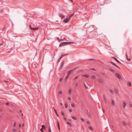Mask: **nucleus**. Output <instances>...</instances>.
I'll list each match as a JSON object with an SVG mask.
<instances>
[{
	"instance_id": "6e6d98bb",
	"label": "nucleus",
	"mask_w": 132,
	"mask_h": 132,
	"mask_svg": "<svg viewBox=\"0 0 132 132\" xmlns=\"http://www.w3.org/2000/svg\"><path fill=\"white\" fill-rule=\"evenodd\" d=\"M22 127H24V124H23L22 125Z\"/></svg>"
},
{
	"instance_id": "3c124183",
	"label": "nucleus",
	"mask_w": 132,
	"mask_h": 132,
	"mask_svg": "<svg viewBox=\"0 0 132 132\" xmlns=\"http://www.w3.org/2000/svg\"><path fill=\"white\" fill-rule=\"evenodd\" d=\"M90 69L93 70L94 71H95V69Z\"/></svg>"
},
{
	"instance_id": "6e6552de",
	"label": "nucleus",
	"mask_w": 132,
	"mask_h": 132,
	"mask_svg": "<svg viewBox=\"0 0 132 132\" xmlns=\"http://www.w3.org/2000/svg\"><path fill=\"white\" fill-rule=\"evenodd\" d=\"M111 104L113 106H114V102L113 100H111Z\"/></svg>"
},
{
	"instance_id": "4c0bfd02",
	"label": "nucleus",
	"mask_w": 132,
	"mask_h": 132,
	"mask_svg": "<svg viewBox=\"0 0 132 132\" xmlns=\"http://www.w3.org/2000/svg\"><path fill=\"white\" fill-rule=\"evenodd\" d=\"M12 131L13 132H15L16 131V129H13Z\"/></svg>"
},
{
	"instance_id": "dca6fc26",
	"label": "nucleus",
	"mask_w": 132,
	"mask_h": 132,
	"mask_svg": "<svg viewBox=\"0 0 132 132\" xmlns=\"http://www.w3.org/2000/svg\"><path fill=\"white\" fill-rule=\"evenodd\" d=\"M38 29V28H33L32 29V30H37Z\"/></svg>"
},
{
	"instance_id": "4468645a",
	"label": "nucleus",
	"mask_w": 132,
	"mask_h": 132,
	"mask_svg": "<svg viewBox=\"0 0 132 132\" xmlns=\"http://www.w3.org/2000/svg\"><path fill=\"white\" fill-rule=\"evenodd\" d=\"M88 128H89V129L90 130H92V131L93 130V128L92 127H91L90 126H89L88 127Z\"/></svg>"
},
{
	"instance_id": "423d86ee",
	"label": "nucleus",
	"mask_w": 132,
	"mask_h": 132,
	"mask_svg": "<svg viewBox=\"0 0 132 132\" xmlns=\"http://www.w3.org/2000/svg\"><path fill=\"white\" fill-rule=\"evenodd\" d=\"M73 89L72 88H70L68 90V93L69 94H71V93L73 92Z\"/></svg>"
},
{
	"instance_id": "c03bdc74",
	"label": "nucleus",
	"mask_w": 132,
	"mask_h": 132,
	"mask_svg": "<svg viewBox=\"0 0 132 132\" xmlns=\"http://www.w3.org/2000/svg\"><path fill=\"white\" fill-rule=\"evenodd\" d=\"M84 86L86 88H87V87H86V85L84 83Z\"/></svg>"
},
{
	"instance_id": "2eb2a0df",
	"label": "nucleus",
	"mask_w": 132,
	"mask_h": 132,
	"mask_svg": "<svg viewBox=\"0 0 132 132\" xmlns=\"http://www.w3.org/2000/svg\"><path fill=\"white\" fill-rule=\"evenodd\" d=\"M57 126L58 127V129L59 130H60V125H59V123L58 121L57 122Z\"/></svg>"
},
{
	"instance_id": "f3484780",
	"label": "nucleus",
	"mask_w": 132,
	"mask_h": 132,
	"mask_svg": "<svg viewBox=\"0 0 132 132\" xmlns=\"http://www.w3.org/2000/svg\"><path fill=\"white\" fill-rule=\"evenodd\" d=\"M67 124L69 125L70 126H71L72 125L69 122L67 121Z\"/></svg>"
},
{
	"instance_id": "0e129e2a",
	"label": "nucleus",
	"mask_w": 132,
	"mask_h": 132,
	"mask_svg": "<svg viewBox=\"0 0 132 132\" xmlns=\"http://www.w3.org/2000/svg\"><path fill=\"white\" fill-rule=\"evenodd\" d=\"M62 40V39H61V40H60V41H61V40Z\"/></svg>"
},
{
	"instance_id": "2f4dec72",
	"label": "nucleus",
	"mask_w": 132,
	"mask_h": 132,
	"mask_svg": "<svg viewBox=\"0 0 132 132\" xmlns=\"http://www.w3.org/2000/svg\"><path fill=\"white\" fill-rule=\"evenodd\" d=\"M87 114H88V116L89 117H90V113H87Z\"/></svg>"
},
{
	"instance_id": "39448f33",
	"label": "nucleus",
	"mask_w": 132,
	"mask_h": 132,
	"mask_svg": "<svg viewBox=\"0 0 132 132\" xmlns=\"http://www.w3.org/2000/svg\"><path fill=\"white\" fill-rule=\"evenodd\" d=\"M75 69H72V70H70L69 71H68V72H67V75H69L70 74V73H71V72L73 71Z\"/></svg>"
},
{
	"instance_id": "393cba45",
	"label": "nucleus",
	"mask_w": 132,
	"mask_h": 132,
	"mask_svg": "<svg viewBox=\"0 0 132 132\" xmlns=\"http://www.w3.org/2000/svg\"><path fill=\"white\" fill-rule=\"evenodd\" d=\"M58 94H62V92L61 91H60L58 92Z\"/></svg>"
},
{
	"instance_id": "c85d7f7f",
	"label": "nucleus",
	"mask_w": 132,
	"mask_h": 132,
	"mask_svg": "<svg viewBox=\"0 0 132 132\" xmlns=\"http://www.w3.org/2000/svg\"><path fill=\"white\" fill-rule=\"evenodd\" d=\"M73 15H74V14H72V15H70L69 17V18L70 19L71 18Z\"/></svg>"
},
{
	"instance_id": "f704fd0d",
	"label": "nucleus",
	"mask_w": 132,
	"mask_h": 132,
	"mask_svg": "<svg viewBox=\"0 0 132 132\" xmlns=\"http://www.w3.org/2000/svg\"><path fill=\"white\" fill-rule=\"evenodd\" d=\"M87 124H90V122L88 121H87L86 122Z\"/></svg>"
},
{
	"instance_id": "e2e57ef3",
	"label": "nucleus",
	"mask_w": 132,
	"mask_h": 132,
	"mask_svg": "<svg viewBox=\"0 0 132 132\" xmlns=\"http://www.w3.org/2000/svg\"><path fill=\"white\" fill-rule=\"evenodd\" d=\"M21 115H22V116H23V114H21Z\"/></svg>"
},
{
	"instance_id": "b1692460",
	"label": "nucleus",
	"mask_w": 132,
	"mask_h": 132,
	"mask_svg": "<svg viewBox=\"0 0 132 132\" xmlns=\"http://www.w3.org/2000/svg\"><path fill=\"white\" fill-rule=\"evenodd\" d=\"M71 105L72 107L73 108H74L75 107V105L73 103L71 104Z\"/></svg>"
},
{
	"instance_id": "a19ab883",
	"label": "nucleus",
	"mask_w": 132,
	"mask_h": 132,
	"mask_svg": "<svg viewBox=\"0 0 132 132\" xmlns=\"http://www.w3.org/2000/svg\"><path fill=\"white\" fill-rule=\"evenodd\" d=\"M62 80V78H60V79H59V81H61Z\"/></svg>"
},
{
	"instance_id": "58836bf2",
	"label": "nucleus",
	"mask_w": 132,
	"mask_h": 132,
	"mask_svg": "<svg viewBox=\"0 0 132 132\" xmlns=\"http://www.w3.org/2000/svg\"><path fill=\"white\" fill-rule=\"evenodd\" d=\"M126 57H127V60H128V61H130V59H128V57H127V54H126Z\"/></svg>"
},
{
	"instance_id": "cd10ccee",
	"label": "nucleus",
	"mask_w": 132,
	"mask_h": 132,
	"mask_svg": "<svg viewBox=\"0 0 132 132\" xmlns=\"http://www.w3.org/2000/svg\"><path fill=\"white\" fill-rule=\"evenodd\" d=\"M109 70L111 71H112V72H114V71L113 70V69H111V68L109 69Z\"/></svg>"
},
{
	"instance_id": "603ef678",
	"label": "nucleus",
	"mask_w": 132,
	"mask_h": 132,
	"mask_svg": "<svg viewBox=\"0 0 132 132\" xmlns=\"http://www.w3.org/2000/svg\"><path fill=\"white\" fill-rule=\"evenodd\" d=\"M6 104L7 105H8L9 104V103H7Z\"/></svg>"
},
{
	"instance_id": "20e7f679",
	"label": "nucleus",
	"mask_w": 132,
	"mask_h": 132,
	"mask_svg": "<svg viewBox=\"0 0 132 132\" xmlns=\"http://www.w3.org/2000/svg\"><path fill=\"white\" fill-rule=\"evenodd\" d=\"M45 129V126L43 125H42V128L40 129V130L42 131V132H43V129Z\"/></svg>"
},
{
	"instance_id": "de8ad7c7",
	"label": "nucleus",
	"mask_w": 132,
	"mask_h": 132,
	"mask_svg": "<svg viewBox=\"0 0 132 132\" xmlns=\"http://www.w3.org/2000/svg\"><path fill=\"white\" fill-rule=\"evenodd\" d=\"M129 106L130 107H131L132 106V104H129Z\"/></svg>"
},
{
	"instance_id": "13d9d810",
	"label": "nucleus",
	"mask_w": 132,
	"mask_h": 132,
	"mask_svg": "<svg viewBox=\"0 0 132 132\" xmlns=\"http://www.w3.org/2000/svg\"><path fill=\"white\" fill-rule=\"evenodd\" d=\"M19 112H20V113H21V110H20L19 111Z\"/></svg>"
},
{
	"instance_id": "ddd939ff",
	"label": "nucleus",
	"mask_w": 132,
	"mask_h": 132,
	"mask_svg": "<svg viewBox=\"0 0 132 132\" xmlns=\"http://www.w3.org/2000/svg\"><path fill=\"white\" fill-rule=\"evenodd\" d=\"M81 77H86L87 78H88L89 77V76L88 75H82V76H81Z\"/></svg>"
},
{
	"instance_id": "09e8293b",
	"label": "nucleus",
	"mask_w": 132,
	"mask_h": 132,
	"mask_svg": "<svg viewBox=\"0 0 132 132\" xmlns=\"http://www.w3.org/2000/svg\"><path fill=\"white\" fill-rule=\"evenodd\" d=\"M64 119L65 120H67V119L65 117H64Z\"/></svg>"
},
{
	"instance_id": "ea45409f",
	"label": "nucleus",
	"mask_w": 132,
	"mask_h": 132,
	"mask_svg": "<svg viewBox=\"0 0 132 132\" xmlns=\"http://www.w3.org/2000/svg\"><path fill=\"white\" fill-rule=\"evenodd\" d=\"M49 132H52L51 128H49Z\"/></svg>"
},
{
	"instance_id": "c9c22d12",
	"label": "nucleus",
	"mask_w": 132,
	"mask_h": 132,
	"mask_svg": "<svg viewBox=\"0 0 132 132\" xmlns=\"http://www.w3.org/2000/svg\"><path fill=\"white\" fill-rule=\"evenodd\" d=\"M112 64H113V65H114L115 66H116V67H117L118 68V66H117V65L116 64H114V63H113Z\"/></svg>"
},
{
	"instance_id": "9d476101",
	"label": "nucleus",
	"mask_w": 132,
	"mask_h": 132,
	"mask_svg": "<svg viewBox=\"0 0 132 132\" xmlns=\"http://www.w3.org/2000/svg\"><path fill=\"white\" fill-rule=\"evenodd\" d=\"M122 105L123 107L125 108L126 105V103L124 102H123Z\"/></svg>"
},
{
	"instance_id": "a878e982",
	"label": "nucleus",
	"mask_w": 132,
	"mask_h": 132,
	"mask_svg": "<svg viewBox=\"0 0 132 132\" xmlns=\"http://www.w3.org/2000/svg\"><path fill=\"white\" fill-rule=\"evenodd\" d=\"M64 62L63 61L62 63H61V67H62L63 66V64H64Z\"/></svg>"
},
{
	"instance_id": "864d4df0",
	"label": "nucleus",
	"mask_w": 132,
	"mask_h": 132,
	"mask_svg": "<svg viewBox=\"0 0 132 132\" xmlns=\"http://www.w3.org/2000/svg\"><path fill=\"white\" fill-rule=\"evenodd\" d=\"M68 98L69 100H71V98L70 97H68Z\"/></svg>"
},
{
	"instance_id": "37998d69",
	"label": "nucleus",
	"mask_w": 132,
	"mask_h": 132,
	"mask_svg": "<svg viewBox=\"0 0 132 132\" xmlns=\"http://www.w3.org/2000/svg\"><path fill=\"white\" fill-rule=\"evenodd\" d=\"M109 90L110 93H112V91L111 89H110Z\"/></svg>"
},
{
	"instance_id": "79ce46f5",
	"label": "nucleus",
	"mask_w": 132,
	"mask_h": 132,
	"mask_svg": "<svg viewBox=\"0 0 132 132\" xmlns=\"http://www.w3.org/2000/svg\"><path fill=\"white\" fill-rule=\"evenodd\" d=\"M75 86H77L78 85V84L77 83H76V84H75Z\"/></svg>"
},
{
	"instance_id": "bf43d9fd",
	"label": "nucleus",
	"mask_w": 132,
	"mask_h": 132,
	"mask_svg": "<svg viewBox=\"0 0 132 132\" xmlns=\"http://www.w3.org/2000/svg\"><path fill=\"white\" fill-rule=\"evenodd\" d=\"M60 104L61 105H62L63 104L62 103H61Z\"/></svg>"
},
{
	"instance_id": "a211bd4d",
	"label": "nucleus",
	"mask_w": 132,
	"mask_h": 132,
	"mask_svg": "<svg viewBox=\"0 0 132 132\" xmlns=\"http://www.w3.org/2000/svg\"><path fill=\"white\" fill-rule=\"evenodd\" d=\"M122 124L124 125H126V123L125 122V121H122Z\"/></svg>"
},
{
	"instance_id": "4be33fe9",
	"label": "nucleus",
	"mask_w": 132,
	"mask_h": 132,
	"mask_svg": "<svg viewBox=\"0 0 132 132\" xmlns=\"http://www.w3.org/2000/svg\"><path fill=\"white\" fill-rule=\"evenodd\" d=\"M69 76V75H67L66 76L65 78V80H66L68 78Z\"/></svg>"
},
{
	"instance_id": "473e14b6",
	"label": "nucleus",
	"mask_w": 132,
	"mask_h": 132,
	"mask_svg": "<svg viewBox=\"0 0 132 132\" xmlns=\"http://www.w3.org/2000/svg\"><path fill=\"white\" fill-rule=\"evenodd\" d=\"M80 120L82 121H84V119H83L82 118H80Z\"/></svg>"
},
{
	"instance_id": "0eeeda50",
	"label": "nucleus",
	"mask_w": 132,
	"mask_h": 132,
	"mask_svg": "<svg viewBox=\"0 0 132 132\" xmlns=\"http://www.w3.org/2000/svg\"><path fill=\"white\" fill-rule=\"evenodd\" d=\"M59 16L60 17L62 18V19H63L65 17L64 15L62 14H60L59 15Z\"/></svg>"
},
{
	"instance_id": "052dcab7",
	"label": "nucleus",
	"mask_w": 132,
	"mask_h": 132,
	"mask_svg": "<svg viewBox=\"0 0 132 132\" xmlns=\"http://www.w3.org/2000/svg\"><path fill=\"white\" fill-rule=\"evenodd\" d=\"M3 45V44H0V45Z\"/></svg>"
},
{
	"instance_id": "6ab92c4d",
	"label": "nucleus",
	"mask_w": 132,
	"mask_h": 132,
	"mask_svg": "<svg viewBox=\"0 0 132 132\" xmlns=\"http://www.w3.org/2000/svg\"><path fill=\"white\" fill-rule=\"evenodd\" d=\"M65 107V108H68V104L67 103H65L64 104Z\"/></svg>"
},
{
	"instance_id": "c756f323",
	"label": "nucleus",
	"mask_w": 132,
	"mask_h": 132,
	"mask_svg": "<svg viewBox=\"0 0 132 132\" xmlns=\"http://www.w3.org/2000/svg\"><path fill=\"white\" fill-rule=\"evenodd\" d=\"M114 59L118 62L120 63V62L118 60H117L115 58Z\"/></svg>"
},
{
	"instance_id": "aec40b11",
	"label": "nucleus",
	"mask_w": 132,
	"mask_h": 132,
	"mask_svg": "<svg viewBox=\"0 0 132 132\" xmlns=\"http://www.w3.org/2000/svg\"><path fill=\"white\" fill-rule=\"evenodd\" d=\"M127 85L129 86L130 87L131 86V84L130 82H129L127 83Z\"/></svg>"
},
{
	"instance_id": "bb28decb",
	"label": "nucleus",
	"mask_w": 132,
	"mask_h": 132,
	"mask_svg": "<svg viewBox=\"0 0 132 132\" xmlns=\"http://www.w3.org/2000/svg\"><path fill=\"white\" fill-rule=\"evenodd\" d=\"M61 114L63 116H65V115H64V113L63 112H61Z\"/></svg>"
},
{
	"instance_id": "f257e3e1",
	"label": "nucleus",
	"mask_w": 132,
	"mask_h": 132,
	"mask_svg": "<svg viewBox=\"0 0 132 132\" xmlns=\"http://www.w3.org/2000/svg\"><path fill=\"white\" fill-rule=\"evenodd\" d=\"M74 43L72 42H63L61 43L59 45V46L61 47L64 46L65 45H67L70 44H73Z\"/></svg>"
},
{
	"instance_id": "7ed1b4c3",
	"label": "nucleus",
	"mask_w": 132,
	"mask_h": 132,
	"mask_svg": "<svg viewBox=\"0 0 132 132\" xmlns=\"http://www.w3.org/2000/svg\"><path fill=\"white\" fill-rule=\"evenodd\" d=\"M70 19L69 18H65L63 20V22L65 23H67L69 21Z\"/></svg>"
},
{
	"instance_id": "4d7b16f0",
	"label": "nucleus",
	"mask_w": 132,
	"mask_h": 132,
	"mask_svg": "<svg viewBox=\"0 0 132 132\" xmlns=\"http://www.w3.org/2000/svg\"><path fill=\"white\" fill-rule=\"evenodd\" d=\"M57 39H58L59 40V37L57 38Z\"/></svg>"
},
{
	"instance_id": "680f3d73",
	"label": "nucleus",
	"mask_w": 132,
	"mask_h": 132,
	"mask_svg": "<svg viewBox=\"0 0 132 132\" xmlns=\"http://www.w3.org/2000/svg\"><path fill=\"white\" fill-rule=\"evenodd\" d=\"M68 120H69V121H71V120H70V119H68Z\"/></svg>"
},
{
	"instance_id": "412c9836",
	"label": "nucleus",
	"mask_w": 132,
	"mask_h": 132,
	"mask_svg": "<svg viewBox=\"0 0 132 132\" xmlns=\"http://www.w3.org/2000/svg\"><path fill=\"white\" fill-rule=\"evenodd\" d=\"M90 77L92 79H94L96 78V77L94 76H92Z\"/></svg>"
},
{
	"instance_id": "5fc2aeb1",
	"label": "nucleus",
	"mask_w": 132,
	"mask_h": 132,
	"mask_svg": "<svg viewBox=\"0 0 132 132\" xmlns=\"http://www.w3.org/2000/svg\"><path fill=\"white\" fill-rule=\"evenodd\" d=\"M21 124H20L19 125V127H21Z\"/></svg>"
},
{
	"instance_id": "f8f14e48",
	"label": "nucleus",
	"mask_w": 132,
	"mask_h": 132,
	"mask_svg": "<svg viewBox=\"0 0 132 132\" xmlns=\"http://www.w3.org/2000/svg\"><path fill=\"white\" fill-rule=\"evenodd\" d=\"M53 108L55 111V113L56 114V116H58V117H59V116L57 114V111L56 110H55V109L54 108V107H53Z\"/></svg>"
},
{
	"instance_id": "e433bc0d",
	"label": "nucleus",
	"mask_w": 132,
	"mask_h": 132,
	"mask_svg": "<svg viewBox=\"0 0 132 132\" xmlns=\"http://www.w3.org/2000/svg\"><path fill=\"white\" fill-rule=\"evenodd\" d=\"M69 111L70 112H72V110L71 109H69Z\"/></svg>"
},
{
	"instance_id": "5701e85b",
	"label": "nucleus",
	"mask_w": 132,
	"mask_h": 132,
	"mask_svg": "<svg viewBox=\"0 0 132 132\" xmlns=\"http://www.w3.org/2000/svg\"><path fill=\"white\" fill-rule=\"evenodd\" d=\"M71 118H72L73 119L75 120H77V118L75 117L72 116V117Z\"/></svg>"
},
{
	"instance_id": "7c9ffc66",
	"label": "nucleus",
	"mask_w": 132,
	"mask_h": 132,
	"mask_svg": "<svg viewBox=\"0 0 132 132\" xmlns=\"http://www.w3.org/2000/svg\"><path fill=\"white\" fill-rule=\"evenodd\" d=\"M115 92L116 93H117L118 92V90L116 89H115Z\"/></svg>"
},
{
	"instance_id": "72a5a7b5",
	"label": "nucleus",
	"mask_w": 132,
	"mask_h": 132,
	"mask_svg": "<svg viewBox=\"0 0 132 132\" xmlns=\"http://www.w3.org/2000/svg\"><path fill=\"white\" fill-rule=\"evenodd\" d=\"M78 77V76H76V77H74L73 78V79L74 80H75L76 79H77V78Z\"/></svg>"
},
{
	"instance_id": "69168bd1",
	"label": "nucleus",
	"mask_w": 132,
	"mask_h": 132,
	"mask_svg": "<svg viewBox=\"0 0 132 132\" xmlns=\"http://www.w3.org/2000/svg\"><path fill=\"white\" fill-rule=\"evenodd\" d=\"M18 132H19V131Z\"/></svg>"
},
{
	"instance_id": "8fccbe9b",
	"label": "nucleus",
	"mask_w": 132,
	"mask_h": 132,
	"mask_svg": "<svg viewBox=\"0 0 132 132\" xmlns=\"http://www.w3.org/2000/svg\"><path fill=\"white\" fill-rule=\"evenodd\" d=\"M104 101H105V103H106V99H105V98H104Z\"/></svg>"
},
{
	"instance_id": "49530a36",
	"label": "nucleus",
	"mask_w": 132,
	"mask_h": 132,
	"mask_svg": "<svg viewBox=\"0 0 132 132\" xmlns=\"http://www.w3.org/2000/svg\"><path fill=\"white\" fill-rule=\"evenodd\" d=\"M29 28H30V29L32 30V28L31 27L30 25H29Z\"/></svg>"
},
{
	"instance_id": "f03ea898",
	"label": "nucleus",
	"mask_w": 132,
	"mask_h": 132,
	"mask_svg": "<svg viewBox=\"0 0 132 132\" xmlns=\"http://www.w3.org/2000/svg\"><path fill=\"white\" fill-rule=\"evenodd\" d=\"M115 76L119 79H120L121 78V77L120 75L118 73L116 72L115 74Z\"/></svg>"
},
{
	"instance_id": "9b49d317",
	"label": "nucleus",
	"mask_w": 132,
	"mask_h": 132,
	"mask_svg": "<svg viewBox=\"0 0 132 132\" xmlns=\"http://www.w3.org/2000/svg\"><path fill=\"white\" fill-rule=\"evenodd\" d=\"M68 55V54H63V55H61V57L60 58V59H61V58L63 57L64 56H66V55Z\"/></svg>"
},
{
	"instance_id": "a18cd8bd",
	"label": "nucleus",
	"mask_w": 132,
	"mask_h": 132,
	"mask_svg": "<svg viewBox=\"0 0 132 132\" xmlns=\"http://www.w3.org/2000/svg\"><path fill=\"white\" fill-rule=\"evenodd\" d=\"M15 122H14V123L13 126L14 127L15 126Z\"/></svg>"
},
{
	"instance_id": "1a4fd4ad",
	"label": "nucleus",
	"mask_w": 132,
	"mask_h": 132,
	"mask_svg": "<svg viewBox=\"0 0 132 132\" xmlns=\"http://www.w3.org/2000/svg\"><path fill=\"white\" fill-rule=\"evenodd\" d=\"M98 81L102 83L103 82L101 78H98Z\"/></svg>"
}]
</instances>
